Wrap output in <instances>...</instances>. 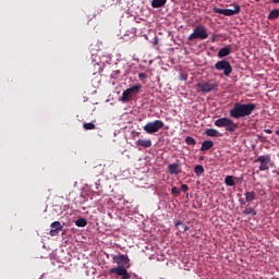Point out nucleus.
<instances>
[{
	"label": "nucleus",
	"mask_w": 279,
	"mask_h": 279,
	"mask_svg": "<svg viewBox=\"0 0 279 279\" xmlns=\"http://www.w3.org/2000/svg\"><path fill=\"white\" fill-rule=\"evenodd\" d=\"M256 110V104H241L235 102L233 108L229 111L232 119H243L250 117Z\"/></svg>",
	"instance_id": "1"
},
{
	"label": "nucleus",
	"mask_w": 279,
	"mask_h": 279,
	"mask_svg": "<svg viewBox=\"0 0 279 279\" xmlns=\"http://www.w3.org/2000/svg\"><path fill=\"white\" fill-rule=\"evenodd\" d=\"M142 88H143L142 84H136V85H133L130 88L125 89L122 93L121 101H123V104H128V101H130L132 99V97H136V95H138V93H141Z\"/></svg>",
	"instance_id": "2"
},
{
	"label": "nucleus",
	"mask_w": 279,
	"mask_h": 279,
	"mask_svg": "<svg viewBox=\"0 0 279 279\" xmlns=\"http://www.w3.org/2000/svg\"><path fill=\"white\" fill-rule=\"evenodd\" d=\"M216 128H225L226 132H236L239 125L229 118H220L215 121Z\"/></svg>",
	"instance_id": "3"
},
{
	"label": "nucleus",
	"mask_w": 279,
	"mask_h": 279,
	"mask_svg": "<svg viewBox=\"0 0 279 279\" xmlns=\"http://www.w3.org/2000/svg\"><path fill=\"white\" fill-rule=\"evenodd\" d=\"M165 128V122L162 120H155L153 122H148L143 126L144 132L146 134H156V132H160Z\"/></svg>",
	"instance_id": "4"
},
{
	"label": "nucleus",
	"mask_w": 279,
	"mask_h": 279,
	"mask_svg": "<svg viewBox=\"0 0 279 279\" xmlns=\"http://www.w3.org/2000/svg\"><path fill=\"white\" fill-rule=\"evenodd\" d=\"M197 38L199 40H206V38H208V32L205 26H196L187 40H196Z\"/></svg>",
	"instance_id": "5"
},
{
	"label": "nucleus",
	"mask_w": 279,
	"mask_h": 279,
	"mask_svg": "<svg viewBox=\"0 0 279 279\" xmlns=\"http://www.w3.org/2000/svg\"><path fill=\"white\" fill-rule=\"evenodd\" d=\"M215 69L216 71H222L226 77H230L232 74V65L230 64V61L226 59L216 62Z\"/></svg>",
	"instance_id": "6"
},
{
	"label": "nucleus",
	"mask_w": 279,
	"mask_h": 279,
	"mask_svg": "<svg viewBox=\"0 0 279 279\" xmlns=\"http://www.w3.org/2000/svg\"><path fill=\"white\" fill-rule=\"evenodd\" d=\"M234 9H219L214 8V12L216 14H223L225 16H234V14H239L241 12V5L232 4Z\"/></svg>",
	"instance_id": "7"
},
{
	"label": "nucleus",
	"mask_w": 279,
	"mask_h": 279,
	"mask_svg": "<svg viewBox=\"0 0 279 279\" xmlns=\"http://www.w3.org/2000/svg\"><path fill=\"white\" fill-rule=\"evenodd\" d=\"M255 162H259V171H268L271 162V156L262 155L255 159Z\"/></svg>",
	"instance_id": "8"
},
{
	"label": "nucleus",
	"mask_w": 279,
	"mask_h": 279,
	"mask_svg": "<svg viewBox=\"0 0 279 279\" xmlns=\"http://www.w3.org/2000/svg\"><path fill=\"white\" fill-rule=\"evenodd\" d=\"M197 88H199L201 93H211V90H217L219 85L217 83H198Z\"/></svg>",
	"instance_id": "9"
},
{
	"label": "nucleus",
	"mask_w": 279,
	"mask_h": 279,
	"mask_svg": "<svg viewBox=\"0 0 279 279\" xmlns=\"http://www.w3.org/2000/svg\"><path fill=\"white\" fill-rule=\"evenodd\" d=\"M110 274H117L118 276H121L122 279H130L132 276L130 272H128V269L123 266H119L117 268H111Z\"/></svg>",
	"instance_id": "10"
},
{
	"label": "nucleus",
	"mask_w": 279,
	"mask_h": 279,
	"mask_svg": "<svg viewBox=\"0 0 279 279\" xmlns=\"http://www.w3.org/2000/svg\"><path fill=\"white\" fill-rule=\"evenodd\" d=\"M168 170L170 175H180V173H182V168H180L178 162L170 163Z\"/></svg>",
	"instance_id": "11"
},
{
	"label": "nucleus",
	"mask_w": 279,
	"mask_h": 279,
	"mask_svg": "<svg viewBox=\"0 0 279 279\" xmlns=\"http://www.w3.org/2000/svg\"><path fill=\"white\" fill-rule=\"evenodd\" d=\"M50 228H52L50 230V236H57V234L59 232H62V223H60V221H54L50 225Z\"/></svg>",
	"instance_id": "12"
},
{
	"label": "nucleus",
	"mask_w": 279,
	"mask_h": 279,
	"mask_svg": "<svg viewBox=\"0 0 279 279\" xmlns=\"http://www.w3.org/2000/svg\"><path fill=\"white\" fill-rule=\"evenodd\" d=\"M113 262H116L117 265H130V257L126 255H117L113 256Z\"/></svg>",
	"instance_id": "13"
},
{
	"label": "nucleus",
	"mask_w": 279,
	"mask_h": 279,
	"mask_svg": "<svg viewBox=\"0 0 279 279\" xmlns=\"http://www.w3.org/2000/svg\"><path fill=\"white\" fill-rule=\"evenodd\" d=\"M232 53V48L230 46L223 47L218 51V58H228Z\"/></svg>",
	"instance_id": "14"
},
{
	"label": "nucleus",
	"mask_w": 279,
	"mask_h": 279,
	"mask_svg": "<svg viewBox=\"0 0 279 279\" xmlns=\"http://www.w3.org/2000/svg\"><path fill=\"white\" fill-rule=\"evenodd\" d=\"M136 145L140 147H144V149H147L151 147V140H138L136 142Z\"/></svg>",
	"instance_id": "15"
},
{
	"label": "nucleus",
	"mask_w": 279,
	"mask_h": 279,
	"mask_svg": "<svg viewBox=\"0 0 279 279\" xmlns=\"http://www.w3.org/2000/svg\"><path fill=\"white\" fill-rule=\"evenodd\" d=\"M213 145H215L213 141H204L202 143L201 151H208L209 149H213Z\"/></svg>",
	"instance_id": "16"
},
{
	"label": "nucleus",
	"mask_w": 279,
	"mask_h": 279,
	"mask_svg": "<svg viewBox=\"0 0 279 279\" xmlns=\"http://www.w3.org/2000/svg\"><path fill=\"white\" fill-rule=\"evenodd\" d=\"M245 202H254V199H256V192L251 191V192H245Z\"/></svg>",
	"instance_id": "17"
},
{
	"label": "nucleus",
	"mask_w": 279,
	"mask_h": 279,
	"mask_svg": "<svg viewBox=\"0 0 279 279\" xmlns=\"http://www.w3.org/2000/svg\"><path fill=\"white\" fill-rule=\"evenodd\" d=\"M167 0H153L151 8H165Z\"/></svg>",
	"instance_id": "18"
},
{
	"label": "nucleus",
	"mask_w": 279,
	"mask_h": 279,
	"mask_svg": "<svg viewBox=\"0 0 279 279\" xmlns=\"http://www.w3.org/2000/svg\"><path fill=\"white\" fill-rule=\"evenodd\" d=\"M276 19H279V9H274L268 14V21H276Z\"/></svg>",
	"instance_id": "19"
},
{
	"label": "nucleus",
	"mask_w": 279,
	"mask_h": 279,
	"mask_svg": "<svg viewBox=\"0 0 279 279\" xmlns=\"http://www.w3.org/2000/svg\"><path fill=\"white\" fill-rule=\"evenodd\" d=\"M225 184H226L227 186H236V183L234 182V177H232V175H227V177L225 178Z\"/></svg>",
	"instance_id": "20"
},
{
	"label": "nucleus",
	"mask_w": 279,
	"mask_h": 279,
	"mask_svg": "<svg viewBox=\"0 0 279 279\" xmlns=\"http://www.w3.org/2000/svg\"><path fill=\"white\" fill-rule=\"evenodd\" d=\"M75 226H77V228H86V226H88V221L86 218H80L75 221Z\"/></svg>",
	"instance_id": "21"
},
{
	"label": "nucleus",
	"mask_w": 279,
	"mask_h": 279,
	"mask_svg": "<svg viewBox=\"0 0 279 279\" xmlns=\"http://www.w3.org/2000/svg\"><path fill=\"white\" fill-rule=\"evenodd\" d=\"M206 136H211V137H216L219 136V131L215 130V129H207L205 131Z\"/></svg>",
	"instance_id": "22"
},
{
	"label": "nucleus",
	"mask_w": 279,
	"mask_h": 279,
	"mask_svg": "<svg viewBox=\"0 0 279 279\" xmlns=\"http://www.w3.org/2000/svg\"><path fill=\"white\" fill-rule=\"evenodd\" d=\"M175 228H180V226L183 228V232H189V230H191V228L186 225H184V222L182 220H178L175 222Z\"/></svg>",
	"instance_id": "23"
},
{
	"label": "nucleus",
	"mask_w": 279,
	"mask_h": 279,
	"mask_svg": "<svg viewBox=\"0 0 279 279\" xmlns=\"http://www.w3.org/2000/svg\"><path fill=\"white\" fill-rule=\"evenodd\" d=\"M194 173H196L197 178H199L204 173V166L202 165L195 166Z\"/></svg>",
	"instance_id": "24"
},
{
	"label": "nucleus",
	"mask_w": 279,
	"mask_h": 279,
	"mask_svg": "<svg viewBox=\"0 0 279 279\" xmlns=\"http://www.w3.org/2000/svg\"><path fill=\"white\" fill-rule=\"evenodd\" d=\"M185 143L186 145H191L192 147H195V145H197V142L192 136L185 137Z\"/></svg>",
	"instance_id": "25"
},
{
	"label": "nucleus",
	"mask_w": 279,
	"mask_h": 279,
	"mask_svg": "<svg viewBox=\"0 0 279 279\" xmlns=\"http://www.w3.org/2000/svg\"><path fill=\"white\" fill-rule=\"evenodd\" d=\"M243 215H253V217H255L256 215V209H254L253 207H246L243 210Z\"/></svg>",
	"instance_id": "26"
},
{
	"label": "nucleus",
	"mask_w": 279,
	"mask_h": 279,
	"mask_svg": "<svg viewBox=\"0 0 279 279\" xmlns=\"http://www.w3.org/2000/svg\"><path fill=\"white\" fill-rule=\"evenodd\" d=\"M83 128H84V130H95V123H93V122H87V123H84L83 124Z\"/></svg>",
	"instance_id": "27"
},
{
	"label": "nucleus",
	"mask_w": 279,
	"mask_h": 279,
	"mask_svg": "<svg viewBox=\"0 0 279 279\" xmlns=\"http://www.w3.org/2000/svg\"><path fill=\"white\" fill-rule=\"evenodd\" d=\"M171 193L178 197V195H180V189H178V186H173L171 189Z\"/></svg>",
	"instance_id": "28"
},
{
	"label": "nucleus",
	"mask_w": 279,
	"mask_h": 279,
	"mask_svg": "<svg viewBox=\"0 0 279 279\" xmlns=\"http://www.w3.org/2000/svg\"><path fill=\"white\" fill-rule=\"evenodd\" d=\"M181 191H183L184 193H186V191H189V185L182 184V185H181Z\"/></svg>",
	"instance_id": "29"
},
{
	"label": "nucleus",
	"mask_w": 279,
	"mask_h": 279,
	"mask_svg": "<svg viewBox=\"0 0 279 279\" xmlns=\"http://www.w3.org/2000/svg\"><path fill=\"white\" fill-rule=\"evenodd\" d=\"M138 77H140L141 80H147V74H145V73H140V74H138Z\"/></svg>",
	"instance_id": "30"
},
{
	"label": "nucleus",
	"mask_w": 279,
	"mask_h": 279,
	"mask_svg": "<svg viewBox=\"0 0 279 279\" xmlns=\"http://www.w3.org/2000/svg\"><path fill=\"white\" fill-rule=\"evenodd\" d=\"M217 38H219L217 35L211 36V43H217Z\"/></svg>",
	"instance_id": "31"
},
{
	"label": "nucleus",
	"mask_w": 279,
	"mask_h": 279,
	"mask_svg": "<svg viewBox=\"0 0 279 279\" xmlns=\"http://www.w3.org/2000/svg\"><path fill=\"white\" fill-rule=\"evenodd\" d=\"M264 132H265L266 134H272V133H274V131H271L270 129H265Z\"/></svg>",
	"instance_id": "32"
},
{
	"label": "nucleus",
	"mask_w": 279,
	"mask_h": 279,
	"mask_svg": "<svg viewBox=\"0 0 279 279\" xmlns=\"http://www.w3.org/2000/svg\"><path fill=\"white\" fill-rule=\"evenodd\" d=\"M235 180H238V182H243V177H241V178H235Z\"/></svg>",
	"instance_id": "33"
},
{
	"label": "nucleus",
	"mask_w": 279,
	"mask_h": 279,
	"mask_svg": "<svg viewBox=\"0 0 279 279\" xmlns=\"http://www.w3.org/2000/svg\"><path fill=\"white\" fill-rule=\"evenodd\" d=\"M154 45H158V38L154 39Z\"/></svg>",
	"instance_id": "34"
},
{
	"label": "nucleus",
	"mask_w": 279,
	"mask_h": 279,
	"mask_svg": "<svg viewBox=\"0 0 279 279\" xmlns=\"http://www.w3.org/2000/svg\"><path fill=\"white\" fill-rule=\"evenodd\" d=\"M271 3H279V0H272Z\"/></svg>",
	"instance_id": "35"
},
{
	"label": "nucleus",
	"mask_w": 279,
	"mask_h": 279,
	"mask_svg": "<svg viewBox=\"0 0 279 279\" xmlns=\"http://www.w3.org/2000/svg\"><path fill=\"white\" fill-rule=\"evenodd\" d=\"M240 204H245V202L243 199H240Z\"/></svg>",
	"instance_id": "36"
}]
</instances>
